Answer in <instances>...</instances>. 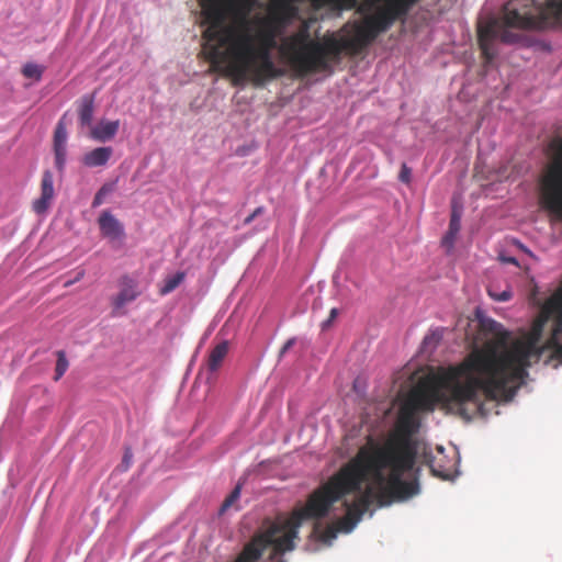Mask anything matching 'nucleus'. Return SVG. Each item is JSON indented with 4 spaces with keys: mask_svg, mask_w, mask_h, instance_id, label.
I'll list each match as a JSON object with an SVG mask.
<instances>
[{
    "mask_svg": "<svg viewBox=\"0 0 562 562\" xmlns=\"http://www.w3.org/2000/svg\"><path fill=\"white\" fill-rule=\"evenodd\" d=\"M503 22L508 29H544L562 23V0H510L504 5Z\"/></svg>",
    "mask_w": 562,
    "mask_h": 562,
    "instance_id": "20e7f679",
    "label": "nucleus"
},
{
    "mask_svg": "<svg viewBox=\"0 0 562 562\" xmlns=\"http://www.w3.org/2000/svg\"><path fill=\"white\" fill-rule=\"evenodd\" d=\"M487 293L493 300L498 302L509 301L513 296V293L509 290V288L503 291H497L493 284L487 288Z\"/></svg>",
    "mask_w": 562,
    "mask_h": 562,
    "instance_id": "aec40b11",
    "label": "nucleus"
},
{
    "mask_svg": "<svg viewBox=\"0 0 562 562\" xmlns=\"http://www.w3.org/2000/svg\"><path fill=\"white\" fill-rule=\"evenodd\" d=\"M66 142H67V130L64 125V123L60 121L58 122L55 133H54V148H63L66 149Z\"/></svg>",
    "mask_w": 562,
    "mask_h": 562,
    "instance_id": "a211bd4d",
    "label": "nucleus"
},
{
    "mask_svg": "<svg viewBox=\"0 0 562 562\" xmlns=\"http://www.w3.org/2000/svg\"><path fill=\"white\" fill-rule=\"evenodd\" d=\"M212 56H213V72L215 71L216 67H217V63H218V57H220V50H218V47L213 45V53H212Z\"/></svg>",
    "mask_w": 562,
    "mask_h": 562,
    "instance_id": "c756f323",
    "label": "nucleus"
},
{
    "mask_svg": "<svg viewBox=\"0 0 562 562\" xmlns=\"http://www.w3.org/2000/svg\"><path fill=\"white\" fill-rule=\"evenodd\" d=\"M184 278L186 273L183 271H178L175 274L167 276L162 281V285L159 289V294L167 295L171 293L183 282Z\"/></svg>",
    "mask_w": 562,
    "mask_h": 562,
    "instance_id": "4468645a",
    "label": "nucleus"
},
{
    "mask_svg": "<svg viewBox=\"0 0 562 562\" xmlns=\"http://www.w3.org/2000/svg\"><path fill=\"white\" fill-rule=\"evenodd\" d=\"M503 260L508 263L518 265L517 260L514 257H506L503 258Z\"/></svg>",
    "mask_w": 562,
    "mask_h": 562,
    "instance_id": "72a5a7b5",
    "label": "nucleus"
},
{
    "mask_svg": "<svg viewBox=\"0 0 562 562\" xmlns=\"http://www.w3.org/2000/svg\"><path fill=\"white\" fill-rule=\"evenodd\" d=\"M461 228V210H459L456 204L452 205L451 217L449 223V231L445 237V241H452L456 235L459 233Z\"/></svg>",
    "mask_w": 562,
    "mask_h": 562,
    "instance_id": "2eb2a0df",
    "label": "nucleus"
},
{
    "mask_svg": "<svg viewBox=\"0 0 562 562\" xmlns=\"http://www.w3.org/2000/svg\"><path fill=\"white\" fill-rule=\"evenodd\" d=\"M132 459L133 452L130 448H126L122 460V467L124 470H127L131 467Z\"/></svg>",
    "mask_w": 562,
    "mask_h": 562,
    "instance_id": "bb28decb",
    "label": "nucleus"
},
{
    "mask_svg": "<svg viewBox=\"0 0 562 562\" xmlns=\"http://www.w3.org/2000/svg\"><path fill=\"white\" fill-rule=\"evenodd\" d=\"M418 409L412 398L405 402L386 436L376 439L368 435L356 456L289 517L266 518L234 562H258L267 551L270 562H286L283 555L295 549L302 524L326 517L331 506L346 495L357 494L352 502H344L346 514L326 527L322 535L324 541L336 538L338 532H350L373 503L383 507L416 496L418 480L407 481L403 476L414 469L417 459L414 437L420 427Z\"/></svg>",
    "mask_w": 562,
    "mask_h": 562,
    "instance_id": "f257e3e1",
    "label": "nucleus"
},
{
    "mask_svg": "<svg viewBox=\"0 0 562 562\" xmlns=\"http://www.w3.org/2000/svg\"><path fill=\"white\" fill-rule=\"evenodd\" d=\"M440 340V335L436 333H431L430 335L426 336L424 339V344L435 342L437 344Z\"/></svg>",
    "mask_w": 562,
    "mask_h": 562,
    "instance_id": "7c9ffc66",
    "label": "nucleus"
},
{
    "mask_svg": "<svg viewBox=\"0 0 562 562\" xmlns=\"http://www.w3.org/2000/svg\"><path fill=\"white\" fill-rule=\"evenodd\" d=\"M113 155L112 147H97L81 157V162L88 168L104 167Z\"/></svg>",
    "mask_w": 562,
    "mask_h": 562,
    "instance_id": "9b49d317",
    "label": "nucleus"
},
{
    "mask_svg": "<svg viewBox=\"0 0 562 562\" xmlns=\"http://www.w3.org/2000/svg\"><path fill=\"white\" fill-rule=\"evenodd\" d=\"M337 315H338V310L331 308L330 313H329V317L325 322H323L322 328L323 329L328 328L330 326L331 322L337 317Z\"/></svg>",
    "mask_w": 562,
    "mask_h": 562,
    "instance_id": "cd10ccee",
    "label": "nucleus"
},
{
    "mask_svg": "<svg viewBox=\"0 0 562 562\" xmlns=\"http://www.w3.org/2000/svg\"><path fill=\"white\" fill-rule=\"evenodd\" d=\"M200 11H193L194 23L202 30V48L199 58L211 60V0H196Z\"/></svg>",
    "mask_w": 562,
    "mask_h": 562,
    "instance_id": "0eeeda50",
    "label": "nucleus"
},
{
    "mask_svg": "<svg viewBox=\"0 0 562 562\" xmlns=\"http://www.w3.org/2000/svg\"><path fill=\"white\" fill-rule=\"evenodd\" d=\"M295 344V338H290L289 340H286V342L283 345L280 353L281 356L284 355L290 348H292Z\"/></svg>",
    "mask_w": 562,
    "mask_h": 562,
    "instance_id": "2f4dec72",
    "label": "nucleus"
},
{
    "mask_svg": "<svg viewBox=\"0 0 562 562\" xmlns=\"http://www.w3.org/2000/svg\"><path fill=\"white\" fill-rule=\"evenodd\" d=\"M432 472L436 473L438 476H443L442 474L438 473L436 469H432Z\"/></svg>",
    "mask_w": 562,
    "mask_h": 562,
    "instance_id": "f704fd0d",
    "label": "nucleus"
},
{
    "mask_svg": "<svg viewBox=\"0 0 562 562\" xmlns=\"http://www.w3.org/2000/svg\"><path fill=\"white\" fill-rule=\"evenodd\" d=\"M276 38V23L266 16L243 18L228 30L224 61L235 85L251 81L261 86L283 75L271 57V50L277 46Z\"/></svg>",
    "mask_w": 562,
    "mask_h": 562,
    "instance_id": "f03ea898",
    "label": "nucleus"
},
{
    "mask_svg": "<svg viewBox=\"0 0 562 562\" xmlns=\"http://www.w3.org/2000/svg\"><path fill=\"white\" fill-rule=\"evenodd\" d=\"M119 285L120 292L112 300L115 310L122 308L139 295L136 281L128 276H123L119 281Z\"/></svg>",
    "mask_w": 562,
    "mask_h": 562,
    "instance_id": "9d476101",
    "label": "nucleus"
},
{
    "mask_svg": "<svg viewBox=\"0 0 562 562\" xmlns=\"http://www.w3.org/2000/svg\"><path fill=\"white\" fill-rule=\"evenodd\" d=\"M120 122L116 121H100L97 125L91 126L90 137L94 140L104 143L111 140L117 133Z\"/></svg>",
    "mask_w": 562,
    "mask_h": 562,
    "instance_id": "f8f14e48",
    "label": "nucleus"
},
{
    "mask_svg": "<svg viewBox=\"0 0 562 562\" xmlns=\"http://www.w3.org/2000/svg\"><path fill=\"white\" fill-rule=\"evenodd\" d=\"M111 191L112 188L110 186L103 184L93 198L92 207L100 206L104 202L105 195L109 194Z\"/></svg>",
    "mask_w": 562,
    "mask_h": 562,
    "instance_id": "4be33fe9",
    "label": "nucleus"
},
{
    "mask_svg": "<svg viewBox=\"0 0 562 562\" xmlns=\"http://www.w3.org/2000/svg\"><path fill=\"white\" fill-rule=\"evenodd\" d=\"M240 496V486L237 485L231 493L227 495V497L224 499L221 508L220 514H224L228 508H231L239 498Z\"/></svg>",
    "mask_w": 562,
    "mask_h": 562,
    "instance_id": "412c9836",
    "label": "nucleus"
},
{
    "mask_svg": "<svg viewBox=\"0 0 562 562\" xmlns=\"http://www.w3.org/2000/svg\"><path fill=\"white\" fill-rule=\"evenodd\" d=\"M82 277H83V272H79V273H78V276H77V278H76L75 280H72V281H67V282L65 283V286H69V285H71V284H72V283H75L76 281H79Z\"/></svg>",
    "mask_w": 562,
    "mask_h": 562,
    "instance_id": "473e14b6",
    "label": "nucleus"
},
{
    "mask_svg": "<svg viewBox=\"0 0 562 562\" xmlns=\"http://www.w3.org/2000/svg\"><path fill=\"white\" fill-rule=\"evenodd\" d=\"M98 225L102 236L105 238L116 240L125 236L123 224L110 211L101 212Z\"/></svg>",
    "mask_w": 562,
    "mask_h": 562,
    "instance_id": "6e6552de",
    "label": "nucleus"
},
{
    "mask_svg": "<svg viewBox=\"0 0 562 562\" xmlns=\"http://www.w3.org/2000/svg\"><path fill=\"white\" fill-rule=\"evenodd\" d=\"M54 176L50 170H45L41 181V196L34 201L33 210L41 214L45 212L54 198Z\"/></svg>",
    "mask_w": 562,
    "mask_h": 562,
    "instance_id": "1a4fd4ad",
    "label": "nucleus"
},
{
    "mask_svg": "<svg viewBox=\"0 0 562 562\" xmlns=\"http://www.w3.org/2000/svg\"><path fill=\"white\" fill-rule=\"evenodd\" d=\"M550 159L539 177V201L554 220L562 222V137L548 146Z\"/></svg>",
    "mask_w": 562,
    "mask_h": 562,
    "instance_id": "39448f33",
    "label": "nucleus"
},
{
    "mask_svg": "<svg viewBox=\"0 0 562 562\" xmlns=\"http://www.w3.org/2000/svg\"><path fill=\"white\" fill-rule=\"evenodd\" d=\"M44 72V67L34 63H27L22 68V74L25 78L41 80Z\"/></svg>",
    "mask_w": 562,
    "mask_h": 562,
    "instance_id": "f3484780",
    "label": "nucleus"
},
{
    "mask_svg": "<svg viewBox=\"0 0 562 562\" xmlns=\"http://www.w3.org/2000/svg\"><path fill=\"white\" fill-rule=\"evenodd\" d=\"M204 361H205V369L202 372L201 376H204L206 382H209L211 380V352H206V355L204 357Z\"/></svg>",
    "mask_w": 562,
    "mask_h": 562,
    "instance_id": "393cba45",
    "label": "nucleus"
},
{
    "mask_svg": "<svg viewBox=\"0 0 562 562\" xmlns=\"http://www.w3.org/2000/svg\"><path fill=\"white\" fill-rule=\"evenodd\" d=\"M398 179L404 183H409L412 179V169L404 162L402 164Z\"/></svg>",
    "mask_w": 562,
    "mask_h": 562,
    "instance_id": "b1692460",
    "label": "nucleus"
},
{
    "mask_svg": "<svg viewBox=\"0 0 562 562\" xmlns=\"http://www.w3.org/2000/svg\"><path fill=\"white\" fill-rule=\"evenodd\" d=\"M263 211H265V209H263L262 206L257 207V209H256L251 214H249V215L245 218L244 223H245V224H249V223H251V222H252V220H254L255 217H257L258 215L262 214V213H263Z\"/></svg>",
    "mask_w": 562,
    "mask_h": 562,
    "instance_id": "c85d7f7f",
    "label": "nucleus"
},
{
    "mask_svg": "<svg viewBox=\"0 0 562 562\" xmlns=\"http://www.w3.org/2000/svg\"><path fill=\"white\" fill-rule=\"evenodd\" d=\"M228 350L229 342L227 340H223L222 342L213 347V371L221 366L223 359L228 353Z\"/></svg>",
    "mask_w": 562,
    "mask_h": 562,
    "instance_id": "dca6fc26",
    "label": "nucleus"
},
{
    "mask_svg": "<svg viewBox=\"0 0 562 562\" xmlns=\"http://www.w3.org/2000/svg\"><path fill=\"white\" fill-rule=\"evenodd\" d=\"M54 153H55V166L60 172H63V170L65 168V162H66V149L54 148Z\"/></svg>",
    "mask_w": 562,
    "mask_h": 562,
    "instance_id": "5701e85b",
    "label": "nucleus"
},
{
    "mask_svg": "<svg viewBox=\"0 0 562 562\" xmlns=\"http://www.w3.org/2000/svg\"><path fill=\"white\" fill-rule=\"evenodd\" d=\"M366 47H368L367 44L357 33L342 44L335 38H328L321 43L310 40L308 32L303 30L286 37L280 47V52L300 76H305L326 70L328 58L338 57L344 48L357 55Z\"/></svg>",
    "mask_w": 562,
    "mask_h": 562,
    "instance_id": "7ed1b4c3",
    "label": "nucleus"
},
{
    "mask_svg": "<svg viewBox=\"0 0 562 562\" xmlns=\"http://www.w3.org/2000/svg\"><path fill=\"white\" fill-rule=\"evenodd\" d=\"M94 111V95L87 94L80 99L79 121L82 126H92Z\"/></svg>",
    "mask_w": 562,
    "mask_h": 562,
    "instance_id": "ddd939ff",
    "label": "nucleus"
},
{
    "mask_svg": "<svg viewBox=\"0 0 562 562\" xmlns=\"http://www.w3.org/2000/svg\"><path fill=\"white\" fill-rule=\"evenodd\" d=\"M499 38L504 43H517L520 41V36L509 30H498L495 22L487 23L484 26H480L477 30V42L482 56L486 63H491L497 55L495 48L496 40Z\"/></svg>",
    "mask_w": 562,
    "mask_h": 562,
    "instance_id": "423d86ee",
    "label": "nucleus"
},
{
    "mask_svg": "<svg viewBox=\"0 0 562 562\" xmlns=\"http://www.w3.org/2000/svg\"><path fill=\"white\" fill-rule=\"evenodd\" d=\"M212 14H213V41H215L216 40L215 27H217V25H218V10H217L216 0H213V11H212Z\"/></svg>",
    "mask_w": 562,
    "mask_h": 562,
    "instance_id": "a878e982",
    "label": "nucleus"
},
{
    "mask_svg": "<svg viewBox=\"0 0 562 562\" xmlns=\"http://www.w3.org/2000/svg\"><path fill=\"white\" fill-rule=\"evenodd\" d=\"M68 360L66 358V353L63 350L57 351V361L55 368V376L54 380L58 381L68 369Z\"/></svg>",
    "mask_w": 562,
    "mask_h": 562,
    "instance_id": "6ab92c4d",
    "label": "nucleus"
}]
</instances>
